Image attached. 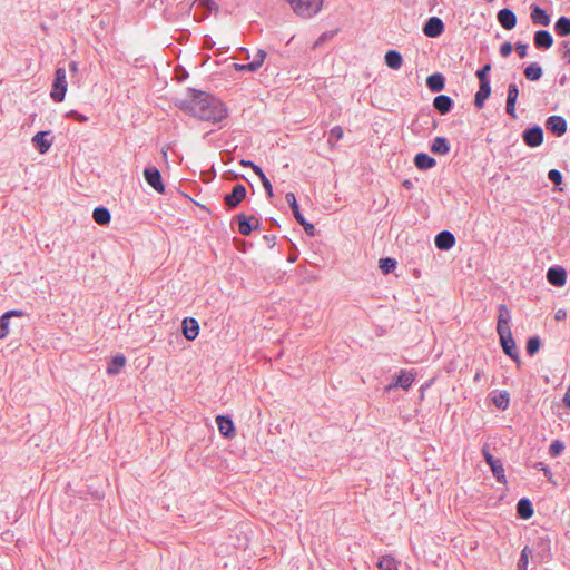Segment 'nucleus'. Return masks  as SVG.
<instances>
[{"label":"nucleus","mask_w":570,"mask_h":570,"mask_svg":"<svg viewBox=\"0 0 570 570\" xmlns=\"http://www.w3.org/2000/svg\"><path fill=\"white\" fill-rule=\"evenodd\" d=\"M238 222V233L243 236H249L254 229L259 227L258 219L254 216H246L245 214H238L235 216Z\"/></svg>","instance_id":"obj_11"},{"label":"nucleus","mask_w":570,"mask_h":570,"mask_svg":"<svg viewBox=\"0 0 570 570\" xmlns=\"http://www.w3.org/2000/svg\"><path fill=\"white\" fill-rule=\"evenodd\" d=\"M252 169L254 170V173H255L258 177H262L263 175H265V174H264V171H263V169H262L258 165H256V164H254V166L252 167Z\"/></svg>","instance_id":"obj_55"},{"label":"nucleus","mask_w":570,"mask_h":570,"mask_svg":"<svg viewBox=\"0 0 570 570\" xmlns=\"http://www.w3.org/2000/svg\"><path fill=\"white\" fill-rule=\"evenodd\" d=\"M544 138L543 129L539 125L527 128L522 132L523 142L530 147L535 148L542 145Z\"/></svg>","instance_id":"obj_7"},{"label":"nucleus","mask_w":570,"mask_h":570,"mask_svg":"<svg viewBox=\"0 0 570 570\" xmlns=\"http://www.w3.org/2000/svg\"><path fill=\"white\" fill-rule=\"evenodd\" d=\"M67 92V79H66V69L63 67H58L55 71V79L52 82V88L50 91V97L56 102H61Z\"/></svg>","instance_id":"obj_3"},{"label":"nucleus","mask_w":570,"mask_h":570,"mask_svg":"<svg viewBox=\"0 0 570 570\" xmlns=\"http://www.w3.org/2000/svg\"><path fill=\"white\" fill-rule=\"evenodd\" d=\"M50 135L51 131H39L33 136L32 144L40 154H46L51 148L52 139H48Z\"/></svg>","instance_id":"obj_19"},{"label":"nucleus","mask_w":570,"mask_h":570,"mask_svg":"<svg viewBox=\"0 0 570 570\" xmlns=\"http://www.w3.org/2000/svg\"><path fill=\"white\" fill-rule=\"evenodd\" d=\"M92 218L98 225L104 226L109 224L111 216L106 207L100 206L94 209Z\"/></svg>","instance_id":"obj_33"},{"label":"nucleus","mask_w":570,"mask_h":570,"mask_svg":"<svg viewBox=\"0 0 570 570\" xmlns=\"http://www.w3.org/2000/svg\"><path fill=\"white\" fill-rule=\"evenodd\" d=\"M562 59L570 65V49H566L563 52H562Z\"/></svg>","instance_id":"obj_56"},{"label":"nucleus","mask_w":570,"mask_h":570,"mask_svg":"<svg viewBox=\"0 0 570 570\" xmlns=\"http://www.w3.org/2000/svg\"><path fill=\"white\" fill-rule=\"evenodd\" d=\"M564 450V444L562 441L560 440H554L550 446H549V454L552 456V458H557L559 456L562 451Z\"/></svg>","instance_id":"obj_41"},{"label":"nucleus","mask_w":570,"mask_h":570,"mask_svg":"<svg viewBox=\"0 0 570 570\" xmlns=\"http://www.w3.org/2000/svg\"><path fill=\"white\" fill-rule=\"evenodd\" d=\"M491 70V65L485 63L481 69L476 71V77L479 79V82H490L489 72Z\"/></svg>","instance_id":"obj_44"},{"label":"nucleus","mask_w":570,"mask_h":570,"mask_svg":"<svg viewBox=\"0 0 570 570\" xmlns=\"http://www.w3.org/2000/svg\"><path fill=\"white\" fill-rule=\"evenodd\" d=\"M144 178L146 183L153 187L157 193L164 194L165 193V185L161 179V174L158 168L155 166H147L144 169Z\"/></svg>","instance_id":"obj_8"},{"label":"nucleus","mask_w":570,"mask_h":570,"mask_svg":"<svg viewBox=\"0 0 570 570\" xmlns=\"http://www.w3.org/2000/svg\"><path fill=\"white\" fill-rule=\"evenodd\" d=\"M344 136V130L341 126H334L330 132H328V138H327V142L331 145V146H334L336 142H338Z\"/></svg>","instance_id":"obj_38"},{"label":"nucleus","mask_w":570,"mask_h":570,"mask_svg":"<svg viewBox=\"0 0 570 570\" xmlns=\"http://www.w3.org/2000/svg\"><path fill=\"white\" fill-rule=\"evenodd\" d=\"M541 347V340L539 336H531L527 341L525 350L530 356H533L539 352Z\"/></svg>","instance_id":"obj_36"},{"label":"nucleus","mask_w":570,"mask_h":570,"mask_svg":"<svg viewBox=\"0 0 570 570\" xmlns=\"http://www.w3.org/2000/svg\"><path fill=\"white\" fill-rule=\"evenodd\" d=\"M406 188H410L412 186V183L410 180H405L403 184Z\"/></svg>","instance_id":"obj_63"},{"label":"nucleus","mask_w":570,"mask_h":570,"mask_svg":"<svg viewBox=\"0 0 570 570\" xmlns=\"http://www.w3.org/2000/svg\"><path fill=\"white\" fill-rule=\"evenodd\" d=\"M396 267V261L391 257L380 259V269L383 274H390Z\"/></svg>","instance_id":"obj_39"},{"label":"nucleus","mask_w":570,"mask_h":570,"mask_svg":"<svg viewBox=\"0 0 570 570\" xmlns=\"http://www.w3.org/2000/svg\"><path fill=\"white\" fill-rule=\"evenodd\" d=\"M528 48L529 46L527 43H523L521 41H518L515 43V51L520 58H525L528 55Z\"/></svg>","instance_id":"obj_48"},{"label":"nucleus","mask_w":570,"mask_h":570,"mask_svg":"<svg viewBox=\"0 0 570 570\" xmlns=\"http://www.w3.org/2000/svg\"><path fill=\"white\" fill-rule=\"evenodd\" d=\"M262 184H263V187L266 191V194L272 197L273 196V187H272V184L269 181V179L266 177V175H263L262 177H259Z\"/></svg>","instance_id":"obj_49"},{"label":"nucleus","mask_w":570,"mask_h":570,"mask_svg":"<svg viewBox=\"0 0 570 570\" xmlns=\"http://www.w3.org/2000/svg\"><path fill=\"white\" fill-rule=\"evenodd\" d=\"M245 68H246V71L255 72V71H257L261 67H259L256 62L252 61V62H249V63H245Z\"/></svg>","instance_id":"obj_53"},{"label":"nucleus","mask_w":570,"mask_h":570,"mask_svg":"<svg viewBox=\"0 0 570 570\" xmlns=\"http://www.w3.org/2000/svg\"><path fill=\"white\" fill-rule=\"evenodd\" d=\"M126 365V357L124 354H117L115 355L107 365L106 373L109 376H115L120 373V371Z\"/></svg>","instance_id":"obj_25"},{"label":"nucleus","mask_w":570,"mask_h":570,"mask_svg":"<svg viewBox=\"0 0 570 570\" xmlns=\"http://www.w3.org/2000/svg\"><path fill=\"white\" fill-rule=\"evenodd\" d=\"M430 149L435 155H448L450 153V142L444 137H435Z\"/></svg>","instance_id":"obj_31"},{"label":"nucleus","mask_w":570,"mask_h":570,"mask_svg":"<svg viewBox=\"0 0 570 570\" xmlns=\"http://www.w3.org/2000/svg\"><path fill=\"white\" fill-rule=\"evenodd\" d=\"M285 199H286L288 206L291 207L295 219L304 228L305 233L308 236H314L315 235V227H314V225L312 223L307 222L305 219V217L303 216V214L301 213L299 206L297 204L295 195L293 193H287L285 195Z\"/></svg>","instance_id":"obj_4"},{"label":"nucleus","mask_w":570,"mask_h":570,"mask_svg":"<svg viewBox=\"0 0 570 570\" xmlns=\"http://www.w3.org/2000/svg\"><path fill=\"white\" fill-rule=\"evenodd\" d=\"M497 19L505 30H512L517 26V16L511 9L503 8L499 10Z\"/></svg>","instance_id":"obj_16"},{"label":"nucleus","mask_w":570,"mask_h":570,"mask_svg":"<svg viewBox=\"0 0 570 570\" xmlns=\"http://www.w3.org/2000/svg\"><path fill=\"white\" fill-rule=\"evenodd\" d=\"M519 97V88L517 83L512 82L508 86V94H507V105H505V111L509 116L512 118H517L515 114V102Z\"/></svg>","instance_id":"obj_17"},{"label":"nucleus","mask_w":570,"mask_h":570,"mask_svg":"<svg viewBox=\"0 0 570 570\" xmlns=\"http://www.w3.org/2000/svg\"><path fill=\"white\" fill-rule=\"evenodd\" d=\"M566 317H567V312L563 308L558 309L554 314L556 321H563V320H566Z\"/></svg>","instance_id":"obj_52"},{"label":"nucleus","mask_w":570,"mask_h":570,"mask_svg":"<svg viewBox=\"0 0 570 570\" xmlns=\"http://www.w3.org/2000/svg\"><path fill=\"white\" fill-rule=\"evenodd\" d=\"M534 469L539 470V471H542L544 476L550 481V482H553L552 481V472L550 471V469L543 463V462H537L534 465H533Z\"/></svg>","instance_id":"obj_46"},{"label":"nucleus","mask_w":570,"mask_h":570,"mask_svg":"<svg viewBox=\"0 0 570 570\" xmlns=\"http://www.w3.org/2000/svg\"><path fill=\"white\" fill-rule=\"evenodd\" d=\"M548 282L557 287H561L567 282V272L561 266H552L547 272Z\"/></svg>","instance_id":"obj_15"},{"label":"nucleus","mask_w":570,"mask_h":570,"mask_svg":"<svg viewBox=\"0 0 570 570\" xmlns=\"http://www.w3.org/2000/svg\"><path fill=\"white\" fill-rule=\"evenodd\" d=\"M377 567L380 570H393L396 567V562L394 558L385 556L380 559Z\"/></svg>","instance_id":"obj_40"},{"label":"nucleus","mask_w":570,"mask_h":570,"mask_svg":"<svg viewBox=\"0 0 570 570\" xmlns=\"http://www.w3.org/2000/svg\"><path fill=\"white\" fill-rule=\"evenodd\" d=\"M291 6L297 16L312 18L321 11L323 0H291Z\"/></svg>","instance_id":"obj_2"},{"label":"nucleus","mask_w":570,"mask_h":570,"mask_svg":"<svg viewBox=\"0 0 570 570\" xmlns=\"http://www.w3.org/2000/svg\"><path fill=\"white\" fill-rule=\"evenodd\" d=\"M435 164V159L425 153H419L414 157V165L420 170L431 169Z\"/></svg>","instance_id":"obj_28"},{"label":"nucleus","mask_w":570,"mask_h":570,"mask_svg":"<svg viewBox=\"0 0 570 570\" xmlns=\"http://www.w3.org/2000/svg\"><path fill=\"white\" fill-rule=\"evenodd\" d=\"M187 94V98L176 102L184 112L210 124H218L227 118V107L217 97L194 88H188Z\"/></svg>","instance_id":"obj_1"},{"label":"nucleus","mask_w":570,"mask_h":570,"mask_svg":"<svg viewBox=\"0 0 570 570\" xmlns=\"http://www.w3.org/2000/svg\"><path fill=\"white\" fill-rule=\"evenodd\" d=\"M235 69L238 71H246L245 63H235Z\"/></svg>","instance_id":"obj_59"},{"label":"nucleus","mask_w":570,"mask_h":570,"mask_svg":"<svg viewBox=\"0 0 570 570\" xmlns=\"http://www.w3.org/2000/svg\"><path fill=\"white\" fill-rule=\"evenodd\" d=\"M66 117L75 119L78 122H87L88 117L78 112L77 110H70L66 114Z\"/></svg>","instance_id":"obj_47"},{"label":"nucleus","mask_w":570,"mask_h":570,"mask_svg":"<svg viewBox=\"0 0 570 570\" xmlns=\"http://www.w3.org/2000/svg\"><path fill=\"white\" fill-rule=\"evenodd\" d=\"M530 9V18L533 24L542 27H548L550 24L551 18L544 9L535 3H532Z\"/></svg>","instance_id":"obj_14"},{"label":"nucleus","mask_w":570,"mask_h":570,"mask_svg":"<svg viewBox=\"0 0 570 570\" xmlns=\"http://www.w3.org/2000/svg\"><path fill=\"white\" fill-rule=\"evenodd\" d=\"M415 380V374L407 370H401L394 377L393 382L385 386V391L390 392L395 387H401L407 391Z\"/></svg>","instance_id":"obj_9"},{"label":"nucleus","mask_w":570,"mask_h":570,"mask_svg":"<svg viewBox=\"0 0 570 570\" xmlns=\"http://www.w3.org/2000/svg\"><path fill=\"white\" fill-rule=\"evenodd\" d=\"M384 61L389 68L399 70L402 67L403 58L399 51L389 50L384 56Z\"/></svg>","instance_id":"obj_30"},{"label":"nucleus","mask_w":570,"mask_h":570,"mask_svg":"<svg viewBox=\"0 0 570 570\" xmlns=\"http://www.w3.org/2000/svg\"><path fill=\"white\" fill-rule=\"evenodd\" d=\"M529 553H531V550L528 547L523 548L517 564L518 570H527L529 563Z\"/></svg>","instance_id":"obj_43"},{"label":"nucleus","mask_w":570,"mask_h":570,"mask_svg":"<svg viewBox=\"0 0 570 570\" xmlns=\"http://www.w3.org/2000/svg\"><path fill=\"white\" fill-rule=\"evenodd\" d=\"M444 31V23L439 17H431L423 26V32L426 37L436 38Z\"/></svg>","instance_id":"obj_13"},{"label":"nucleus","mask_w":570,"mask_h":570,"mask_svg":"<svg viewBox=\"0 0 570 570\" xmlns=\"http://www.w3.org/2000/svg\"><path fill=\"white\" fill-rule=\"evenodd\" d=\"M181 330L186 340L193 341L199 334L198 322L193 317L185 318L181 324Z\"/></svg>","instance_id":"obj_22"},{"label":"nucleus","mask_w":570,"mask_h":570,"mask_svg":"<svg viewBox=\"0 0 570 570\" xmlns=\"http://www.w3.org/2000/svg\"><path fill=\"white\" fill-rule=\"evenodd\" d=\"M436 248L441 250H449L455 244L454 235L449 230L440 232L434 239Z\"/></svg>","instance_id":"obj_21"},{"label":"nucleus","mask_w":570,"mask_h":570,"mask_svg":"<svg viewBox=\"0 0 570 570\" xmlns=\"http://www.w3.org/2000/svg\"><path fill=\"white\" fill-rule=\"evenodd\" d=\"M454 106V101L446 95H439L433 100V107L441 114H449Z\"/></svg>","instance_id":"obj_23"},{"label":"nucleus","mask_w":570,"mask_h":570,"mask_svg":"<svg viewBox=\"0 0 570 570\" xmlns=\"http://www.w3.org/2000/svg\"><path fill=\"white\" fill-rule=\"evenodd\" d=\"M69 70L73 73L78 72V63L76 61H71L69 63Z\"/></svg>","instance_id":"obj_57"},{"label":"nucleus","mask_w":570,"mask_h":570,"mask_svg":"<svg viewBox=\"0 0 570 570\" xmlns=\"http://www.w3.org/2000/svg\"><path fill=\"white\" fill-rule=\"evenodd\" d=\"M561 48H562V52L566 50V49H570L569 48V41H563L562 45H561Z\"/></svg>","instance_id":"obj_62"},{"label":"nucleus","mask_w":570,"mask_h":570,"mask_svg":"<svg viewBox=\"0 0 570 570\" xmlns=\"http://www.w3.org/2000/svg\"><path fill=\"white\" fill-rule=\"evenodd\" d=\"M325 39H327V35H326V33H323V35L321 36L320 40H325Z\"/></svg>","instance_id":"obj_64"},{"label":"nucleus","mask_w":570,"mask_h":570,"mask_svg":"<svg viewBox=\"0 0 570 570\" xmlns=\"http://www.w3.org/2000/svg\"><path fill=\"white\" fill-rule=\"evenodd\" d=\"M482 455L484 458V461L490 466L494 478L500 483H505V474H504V468L500 459L494 458L488 445H484L482 448Z\"/></svg>","instance_id":"obj_5"},{"label":"nucleus","mask_w":570,"mask_h":570,"mask_svg":"<svg viewBox=\"0 0 570 570\" xmlns=\"http://www.w3.org/2000/svg\"><path fill=\"white\" fill-rule=\"evenodd\" d=\"M554 32L560 37H567L570 35V18L560 17L554 23Z\"/></svg>","instance_id":"obj_34"},{"label":"nucleus","mask_w":570,"mask_h":570,"mask_svg":"<svg viewBox=\"0 0 570 570\" xmlns=\"http://www.w3.org/2000/svg\"><path fill=\"white\" fill-rule=\"evenodd\" d=\"M548 178L556 186H559L562 184V174L558 169H550L548 173Z\"/></svg>","instance_id":"obj_45"},{"label":"nucleus","mask_w":570,"mask_h":570,"mask_svg":"<svg viewBox=\"0 0 570 570\" xmlns=\"http://www.w3.org/2000/svg\"><path fill=\"white\" fill-rule=\"evenodd\" d=\"M517 514L523 520H528L533 515L532 503L529 499L522 498L517 503Z\"/></svg>","instance_id":"obj_29"},{"label":"nucleus","mask_w":570,"mask_h":570,"mask_svg":"<svg viewBox=\"0 0 570 570\" xmlns=\"http://www.w3.org/2000/svg\"><path fill=\"white\" fill-rule=\"evenodd\" d=\"M562 402L566 407L570 409V386L568 387V390L562 399Z\"/></svg>","instance_id":"obj_54"},{"label":"nucleus","mask_w":570,"mask_h":570,"mask_svg":"<svg viewBox=\"0 0 570 570\" xmlns=\"http://www.w3.org/2000/svg\"><path fill=\"white\" fill-rule=\"evenodd\" d=\"M567 121L562 116H550L546 120V129L557 137H561L567 132Z\"/></svg>","instance_id":"obj_12"},{"label":"nucleus","mask_w":570,"mask_h":570,"mask_svg":"<svg viewBox=\"0 0 570 570\" xmlns=\"http://www.w3.org/2000/svg\"><path fill=\"white\" fill-rule=\"evenodd\" d=\"M494 405L500 410H507L510 404L509 393L507 391H502L499 395L493 397Z\"/></svg>","instance_id":"obj_37"},{"label":"nucleus","mask_w":570,"mask_h":570,"mask_svg":"<svg viewBox=\"0 0 570 570\" xmlns=\"http://www.w3.org/2000/svg\"><path fill=\"white\" fill-rule=\"evenodd\" d=\"M503 352L513 361L519 362V352L511 331L498 332Z\"/></svg>","instance_id":"obj_10"},{"label":"nucleus","mask_w":570,"mask_h":570,"mask_svg":"<svg viewBox=\"0 0 570 570\" xmlns=\"http://www.w3.org/2000/svg\"><path fill=\"white\" fill-rule=\"evenodd\" d=\"M426 86L432 92L442 91L445 86V78L441 73H433L426 78Z\"/></svg>","instance_id":"obj_32"},{"label":"nucleus","mask_w":570,"mask_h":570,"mask_svg":"<svg viewBox=\"0 0 570 570\" xmlns=\"http://www.w3.org/2000/svg\"><path fill=\"white\" fill-rule=\"evenodd\" d=\"M534 47L539 50H547L552 47L553 38L548 30H538L533 36Z\"/></svg>","instance_id":"obj_18"},{"label":"nucleus","mask_w":570,"mask_h":570,"mask_svg":"<svg viewBox=\"0 0 570 570\" xmlns=\"http://www.w3.org/2000/svg\"><path fill=\"white\" fill-rule=\"evenodd\" d=\"M216 423H217L218 430L222 435H224L226 438L235 436L236 432H235L234 422L229 416L217 415Z\"/></svg>","instance_id":"obj_20"},{"label":"nucleus","mask_w":570,"mask_h":570,"mask_svg":"<svg viewBox=\"0 0 570 570\" xmlns=\"http://www.w3.org/2000/svg\"><path fill=\"white\" fill-rule=\"evenodd\" d=\"M524 76L530 81H537L542 77V68L539 63L532 62L524 69Z\"/></svg>","instance_id":"obj_35"},{"label":"nucleus","mask_w":570,"mask_h":570,"mask_svg":"<svg viewBox=\"0 0 570 570\" xmlns=\"http://www.w3.org/2000/svg\"><path fill=\"white\" fill-rule=\"evenodd\" d=\"M491 95V82H479V90L474 96V106L478 109H482L484 107L485 100Z\"/></svg>","instance_id":"obj_24"},{"label":"nucleus","mask_w":570,"mask_h":570,"mask_svg":"<svg viewBox=\"0 0 570 570\" xmlns=\"http://www.w3.org/2000/svg\"><path fill=\"white\" fill-rule=\"evenodd\" d=\"M198 7H203L205 9V14L202 19L206 17L207 13L213 11H218V4L214 0H197Z\"/></svg>","instance_id":"obj_42"},{"label":"nucleus","mask_w":570,"mask_h":570,"mask_svg":"<svg viewBox=\"0 0 570 570\" xmlns=\"http://www.w3.org/2000/svg\"><path fill=\"white\" fill-rule=\"evenodd\" d=\"M512 49H513V47L510 42H503L500 47V55L502 57H508L511 55Z\"/></svg>","instance_id":"obj_51"},{"label":"nucleus","mask_w":570,"mask_h":570,"mask_svg":"<svg viewBox=\"0 0 570 570\" xmlns=\"http://www.w3.org/2000/svg\"><path fill=\"white\" fill-rule=\"evenodd\" d=\"M240 165L244 166V167H250L252 168L254 166V163L252 160H242Z\"/></svg>","instance_id":"obj_58"},{"label":"nucleus","mask_w":570,"mask_h":570,"mask_svg":"<svg viewBox=\"0 0 570 570\" xmlns=\"http://www.w3.org/2000/svg\"><path fill=\"white\" fill-rule=\"evenodd\" d=\"M246 187L242 184H237L233 187L230 193L224 196V205L228 210L235 209L246 198Z\"/></svg>","instance_id":"obj_6"},{"label":"nucleus","mask_w":570,"mask_h":570,"mask_svg":"<svg viewBox=\"0 0 570 570\" xmlns=\"http://www.w3.org/2000/svg\"><path fill=\"white\" fill-rule=\"evenodd\" d=\"M22 311L11 309L0 316V340L9 334V322L12 316H22Z\"/></svg>","instance_id":"obj_27"},{"label":"nucleus","mask_w":570,"mask_h":570,"mask_svg":"<svg viewBox=\"0 0 570 570\" xmlns=\"http://www.w3.org/2000/svg\"><path fill=\"white\" fill-rule=\"evenodd\" d=\"M266 58V52L263 49H258L254 56L253 61L256 62L259 67H262L264 60Z\"/></svg>","instance_id":"obj_50"},{"label":"nucleus","mask_w":570,"mask_h":570,"mask_svg":"<svg viewBox=\"0 0 570 570\" xmlns=\"http://www.w3.org/2000/svg\"><path fill=\"white\" fill-rule=\"evenodd\" d=\"M264 238H265L268 243H271V242H272V243L274 244V240H275V236H274V235H272V236H269V235H265V236H264Z\"/></svg>","instance_id":"obj_61"},{"label":"nucleus","mask_w":570,"mask_h":570,"mask_svg":"<svg viewBox=\"0 0 570 570\" xmlns=\"http://www.w3.org/2000/svg\"><path fill=\"white\" fill-rule=\"evenodd\" d=\"M511 318L510 311L504 304L499 305V315H498V324L497 332H505L511 331L509 326V321Z\"/></svg>","instance_id":"obj_26"},{"label":"nucleus","mask_w":570,"mask_h":570,"mask_svg":"<svg viewBox=\"0 0 570 570\" xmlns=\"http://www.w3.org/2000/svg\"><path fill=\"white\" fill-rule=\"evenodd\" d=\"M481 376H482V372H481V371H478V372L475 373V375H474V379H473V380H474V382H479V381H480V379H481Z\"/></svg>","instance_id":"obj_60"}]
</instances>
